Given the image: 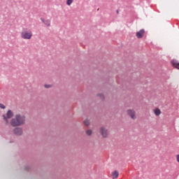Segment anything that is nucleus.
Segmentation results:
<instances>
[{"instance_id": "1", "label": "nucleus", "mask_w": 179, "mask_h": 179, "mask_svg": "<svg viewBox=\"0 0 179 179\" xmlns=\"http://www.w3.org/2000/svg\"><path fill=\"white\" fill-rule=\"evenodd\" d=\"M24 122H26V117L23 115L17 114L10 123L12 127H20V125H24Z\"/></svg>"}, {"instance_id": "2", "label": "nucleus", "mask_w": 179, "mask_h": 179, "mask_svg": "<svg viewBox=\"0 0 179 179\" xmlns=\"http://www.w3.org/2000/svg\"><path fill=\"white\" fill-rule=\"evenodd\" d=\"M21 37L24 40H30L33 37V33L31 31H25L21 33Z\"/></svg>"}, {"instance_id": "3", "label": "nucleus", "mask_w": 179, "mask_h": 179, "mask_svg": "<svg viewBox=\"0 0 179 179\" xmlns=\"http://www.w3.org/2000/svg\"><path fill=\"white\" fill-rule=\"evenodd\" d=\"M127 114L131 120H136V112L134 110L129 109L127 110Z\"/></svg>"}, {"instance_id": "4", "label": "nucleus", "mask_w": 179, "mask_h": 179, "mask_svg": "<svg viewBox=\"0 0 179 179\" xmlns=\"http://www.w3.org/2000/svg\"><path fill=\"white\" fill-rule=\"evenodd\" d=\"M13 117V112L12 110H8L7 117L5 115H3V120L6 121V124H9V120L8 119H10Z\"/></svg>"}, {"instance_id": "5", "label": "nucleus", "mask_w": 179, "mask_h": 179, "mask_svg": "<svg viewBox=\"0 0 179 179\" xmlns=\"http://www.w3.org/2000/svg\"><path fill=\"white\" fill-rule=\"evenodd\" d=\"M100 132H101V135L103 138H107L108 136V130L107 129H106L105 127H101Z\"/></svg>"}, {"instance_id": "6", "label": "nucleus", "mask_w": 179, "mask_h": 179, "mask_svg": "<svg viewBox=\"0 0 179 179\" xmlns=\"http://www.w3.org/2000/svg\"><path fill=\"white\" fill-rule=\"evenodd\" d=\"M13 132L15 135L20 136L23 134V129L20 127H16L13 129Z\"/></svg>"}, {"instance_id": "7", "label": "nucleus", "mask_w": 179, "mask_h": 179, "mask_svg": "<svg viewBox=\"0 0 179 179\" xmlns=\"http://www.w3.org/2000/svg\"><path fill=\"white\" fill-rule=\"evenodd\" d=\"M143 36H145V29H141L136 34L137 38H143Z\"/></svg>"}, {"instance_id": "8", "label": "nucleus", "mask_w": 179, "mask_h": 179, "mask_svg": "<svg viewBox=\"0 0 179 179\" xmlns=\"http://www.w3.org/2000/svg\"><path fill=\"white\" fill-rule=\"evenodd\" d=\"M171 64L176 69H179V62L177 60H172Z\"/></svg>"}, {"instance_id": "9", "label": "nucleus", "mask_w": 179, "mask_h": 179, "mask_svg": "<svg viewBox=\"0 0 179 179\" xmlns=\"http://www.w3.org/2000/svg\"><path fill=\"white\" fill-rule=\"evenodd\" d=\"M41 22H43V23H44L45 26H48V27H49V26H51V21L50 20L41 19Z\"/></svg>"}, {"instance_id": "10", "label": "nucleus", "mask_w": 179, "mask_h": 179, "mask_svg": "<svg viewBox=\"0 0 179 179\" xmlns=\"http://www.w3.org/2000/svg\"><path fill=\"white\" fill-rule=\"evenodd\" d=\"M112 177L113 178H118V176H120V173L117 171H114L112 172Z\"/></svg>"}, {"instance_id": "11", "label": "nucleus", "mask_w": 179, "mask_h": 179, "mask_svg": "<svg viewBox=\"0 0 179 179\" xmlns=\"http://www.w3.org/2000/svg\"><path fill=\"white\" fill-rule=\"evenodd\" d=\"M155 115H157V117H159L160 114H162V111L159 108H155L154 110Z\"/></svg>"}, {"instance_id": "12", "label": "nucleus", "mask_w": 179, "mask_h": 179, "mask_svg": "<svg viewBox=\"0 0 179 179\" xmlns=\"http://www.w3.org/2000/svg\"><path fill=\"white\" fill-rule=\"evenodd\" d=\"M73 3V0H66V5L71 6V4Z\"/></svg>"}, {"instance_id": "13", "label": "nucleus", "mask_w": 179, "mask_h": 179, "mask_svg": "<svg viewBox=\"0 0 179 179\" xmlns=\"http://www.w3.org/2000/svg\"><path fill=\"white\" fill-rule=\"evenodd\" d=\"M90 124V122L89 121V120H84V124L85 125V127H89V124Z\"/></svg>"}, {"instance_id": "14", "label": "nucleus", "mask_w": 179, "mask_h": 179, "mask_svg": "<svg viewBox=\"0 0 179 179\" xmlns=\"http://www.w3.org/2000/svg\"><path fill=\"white\" fill-rule=\"evenodd\" d=\"M92 134H93V131L91 129H88V130L86 131V134L88 136H90V135H92Z\"/></svg>"}, {"instance_id": "15", "label": "nucleus", "mask_w": 179, "mask_h": 179, "mask_svg": "<svg viewBox=\"0 0 179 179\" xmlns=\"http://www.w3.org/2000/svg\"><path fill=\"white\" fill-rule=\"evenodd\" d=\"M99 96L101 97V100H104V95H103V94H99Z\"/></svg>"}, {"instance_id": "16", "label": "nucleus", "mask_w": 179, "mask_h": 179, "mask_svg": "<svg viewBox=\"0 0 179 179\" xmlns=\"http://www.w3.org/2000/svg\"><path fill=\"white\" fill-rule=\"evenodd\" d=\"M44 87H45L46 89H48V88L51 87V85H45Z\"/></svg>"}, {"instance_id": "17", "label": "nucleus", "mask_w": 179, "mask_h": 179, "mask_svg": "<svg viewBox=\"0 0 179 179\" xmlns=\"http://www.w3.org/2000/svg\"><path fill=\"white\" fill-rule=\"evenodd\" d=\"M0 108L4 109L5 108V105H3L2 103H0Z\"/></svg>"}, {"instance_id": "18", "label": "nucleus", "mask_w": 179, "mask_h": 179, "mask_svg": "<svg viewBox=\"0 0 179 179\" xmlns=\"http://www.w3.org/2000/svg\"><path fill=\"white\" fill-rule=\"evenodd\" d=\"M176 159H177L178 163H179V155H178L176 156Z\"/></svg>"}, {"instance_id": "19", "label": "nucleus", "mask_w": 179, "mask_h": 179, "mask_svg": "<svg viewBox=\"0 0 179 179\" xmlns=\"http://www.w3.org/2000/svg\"><path fill=\"white\" fill-rule=\"evenodd\" d=\"M117 13H118V10H117Z\"/></svg>"}, {"instance_id": "20", "label": "nucleus", "mask_w": 179, "mask_h": 179, "mask_svg": "<svg viewBox=\"0 0 179 179\" xmlns=\"http://www.w3.org/2000/svg\"><path fill=\"white\" fill-rule=\"evenodd\" d=\"M97 10H99V8L97 9Z\"/></svg>"}]
</instances>
